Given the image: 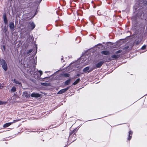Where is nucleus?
I'll list each match as a JSON object with an SVG mask.
<instances>
[{
	"label": "nucleus",
	"mask_w": 147,
	"mask_h": 147,
	"mask_svg": "<svg viewBox=\"0 0 147 147\" xmlns=\"http://www.w3.org/2000/svg\"><path fill=\"white\" fill-rule=\"evenodd\" d=\"M22 20L20 21V27L21 30V32H24V34H26L27 37L26 38V44L25 43L22 46L21 50L23 52V54L24 56L23 62L24 67L28 68V15L24 14L21 19Z\"/></svg>",
	"instance_id": "1"
},
{
	"label": "nucleus",
	"mask_w": 147,
	"mask_h": 147,
	"mask_svg": "<svg viewBox=\"0 0 147 147\" xmlns=\"http://www.w3.org/2000/svg\"><path fill=\"white\" fill-rule=\"evenodd\" d=\"M36 53V51L34 53L32 59H30L31 64H28V73L32 77L34 78L35 79H38L42 75V72L41 71H38L37 69L35 68L36 63V56L35 59L34 57Z\"/></svg>",
	"instance_id": "2"
},
{
	"label": "nucleus",
	"mask_w": 147,
	"mask_h": 147,
	"mask_svg": "<svg viewBox=\"0 0 147 147\" xmlns=\"http://www.w3.org/2000/svg\"><path fill=\"white\" fill-rule=\"evenodd\" d=\"M42 0H28V20L33 17L38 12V7Z\"/></svg>",
	"instance_id": "3"
},
{
	"label": "nucleus",
	"mask_w": 147,
	"mask_h": 147,
	"mask_svg": "<svg viewBox=\"0 0 147 147\" xmlns=\"http://www.w3.org/2000/svg\"><path fill=\"white\" fill-rule=\"evenodd\" d=\"M7 26L10 29V32L12 35H14L16 38H24V33H22L21 31H18L17 32H15L14 30L16 29V26L14 24V21H12L8 23Z\"/></svg>",
	"instance_id": "4"
},
{
	"label": "nucleus",
	"mask_w": 147,
	"mask_h": 147,
	"mask_svg": "<svg viewBox=\"0 0 147 147\" xmlns=\"http://www.w3.org/2000/svg\"><path fill=\"white\" fill-rule=\"evenodd\" d=\"M12 46H9L7 44H6L5 40L1 41V48L2 51L5 54L10 55L12 53Z\"/></svg>",
	"instance_id": "5"
},
{
	"label": "nucleus",
	"mask_w": 147,
	"mask_h": 147,
	"mask_svg": "<svg viewBox=\"0 0 147 147\" xmlns=\"http://www.w3.org/2000/svg\"><path fill=\"white\" fill-rule=\"evenodd\" d=\"M37 45L36 44H34L33 45V48L32 49H30L28 51V54H29L30 53H31L32 52V55H28V56H30L29 57L28 59V64H29L30 63L31 64V61H30V59L32 58V56L34 54V53L36 52H37Z\"/></svg>",
	"instance_id": "6"
},
{
	"label": "nucleus",
	"mask_w": 147,
	"mask_h": 147,
	"mask_svg": "<svg viewBox=\"0 0 147 147\" xmlns=\"http://www.w3.org/2000/svg\"><path fill=\"white\" fill-rule=\"evenodd\" d=\"M144 9L142 8H140L136 11L135 15L136 19H140L142 20L144 18L143 13Z\"/></svg>",
	"instance_id": "7"
},
{
	"label": "nucleus",
	"mask_w": 147,
	"mask_h": 147,
	"mask_svg": "<svg viewBox=\"0 0 147 147\" xmlns=\"http://www.w3.org/2000/svg\"><path fill=\"white\" fill-rule=\"evenodd\" d=\"M0 65L3 69L5 71H7L8 69V64L6 60L3 58H0Z\"/></svg>",
	"instance_id": "8"
},
{
	"label": "nucleus",
	"mask_w": 147,
	"mask_h": 147,
	"mask_svg": "<svg viewBox=\"0 0 147 147\" xmlns=\"http://www.w3.org/2000/svg\"><path fill=\"white\" fill-rule=\"evenodd\" d=\"M33 18L29 19L28 20V32H29V31H30L33 30L35 27L36 25L33 21H29V20Z\"/></svg>",
	"instance_id": "9"
},
{
	"label": "nucleus",
	"mask_w": 147,
	"mask_h": 147,
	"mask_svg": "<svg viewBox=\"0 0 147 147\" xmlns=\"http://www.w3.org/2000/svg\"><path fill=\"white\" fill-rule=\"evenodd\" d=\"M5 36L6 39L5 42L6 44L9 42L10 46H12V47L13 46L14 47L15 45L14 43H13V40H11L9 38V35H5Z\"/></svg>",
	"instance_id": "10"
},
{
	"label": "nucleus",
	"mask_w": 147,
	"mask_h": 147,
	"mask_svg": "<svg viewBox=\"0 0 147 147\" xmlns=\"http://www.w3.org/2000/svg\"><path fill=\"white\" fill-rule=\"evenodd\" d=\"M8 14H9L10 13L8 11L7 13H6L5 11L3 13L2 18L3 20L4 24H5L6 23H8V19L7 16Z\"/></svg>",
	"instance_id": "11"
},
{
	"label": "nucleus",
	"mask_w": 147,
	"mask_h": 147,
	"mask_svg": "<svg viewBox=\"0 0 147 147\" xmlns=\"http://www.w3.org/2000/svg\"><path fill=\"white\" fill-rule=\"evenodd\" d=\"M28 43H31V44H35V41L34 40V38L33 35L28 32Z\"/></svg>",
	"instance_id": "12"
},
{
	"label": "nucleus",
	"mask_w": 147,
	"mask_h": 147,
	"mask_svg": "<svg viewBox=\"0 0 147 147\" xmlns=\"http://www.w3.org/2000/svg\"><path fill=\"white\" fill-rule=\"evenodd\" d=\"M143 39V36L141 35H139L137 36V38L135 40L134 43L136 45H138L141 42Z\"/></svg>",
	"instance_id": "13"
},
{
	"label": "nucleus",
	"mask_w": 147,
	"mask_h": 147,
	"mask_svg": "<svg viewBox=\"0 0 147 147\" xmlns=\"http://www.w3.org/2000/svg\"><path fill=\"white\" fill-rule=\"evenodd\" d=\"M145 28V26L144 24H140L139 28V30L140 31H138V32H135V33L136 34H138L139 33H141L142 32H143Z\"/></svg>",
	"instance_id": "14"
},
{
	"label": "nucleus",
	"mask_w": 147,
	"mask_h": 147,
	"mask_svg": "<svg viewBox=\"0 0 147 147\" xmlns=\"http://www.w3.org/2000/svg\"><path fill=\"white\" fill-rule=\"evenodd\" d=\"M104 61H101L96 63L94 67V69H97L101 67L103 64L104 63Z\"/></svg>",
	"instance_id": "15"
},
{
	"label": "nucleus",
	"mask_w": 147,
	"mask_h": 147,
	"mask_svg": "<svg viewBox=\"0 0 147 147\" xmlns=\"http://www.w3.org/2000/svg\"><path fill=\"white\" fill-rule=\"evenodd\" d=\"M13 99V102L14 103H15V100L18 98H20V97L19 96V94H17V92H14L13 95L12 96Z\"/></svg>",
	"instance_id": "16"
},
{
	"label": "nucleus",
	"mask_w": 147,
	"mask_h": 147,
	"mask_svg": "<svg viewBox=\"0 0 147 147\" xmlns=\"http://www.w3.org/2000/svg\"><path fill=\"white\" fill-rule=\"evenodd\" d=\"M70 86H68L67 88L64 89H62L60 90L58 92L57 94H62L63 93H65V92H66L67 90H68L70 88Z\"/></svg>",
	"instance_id": "17"
},
{
	"label": "nucleus",
	"mask_w": 147,
	"mask_h": 147,
	"mask_svg": "<svg viewBox=\"0 0 147 147\" xmlns=\"http://www.w3.org/2000/svg\"><path fill=\"white\" fill-rule=\"evenodd\" d=\"M20 8L18 6H16L14 7V10L13 11L12 10V13L13 14H15L16 13L20 11Z\"/></svg>",
	"instance_id": "18"
},
{
	"label": "nucleus",
	"mask_w": 147,
	"mask_h": 147,
	"mask_svg": "<svg viewBox=\"0 0 147 147\" xmlns=\"http://www.w3.org/2000/svg\"><path fill=\"white\" fill-rule=\"evenodd\" d=\"M40 96V94L38 93H33L31 94V96L33 97L38 98Z\"/></svg>",
	"instance_id": "19"
},
{
	"label": "nucleus",
	"mask_w": 147,
	"mask_h": 147,
	"mask_svg": "<svg viewBox=\"0 0 147 147\" xmlns=\"http://www.w3.org/2000/svg\"><path fill=\"white\" fill-rule=\"evenodd\" d=\"M140 5L142 7L146 6L147 5V1L146 0H144L141 1V3L140 4Z\"/></svg>",
	"instance_id": "20"
},
{
	"label": "nucleus",
	"mask_w": 147,
	"mask_h": 147,
	"mask_svg": "<svg viewBox=\"0 0 147 147\" xmlns=\"http://www.w3.org/2000/svg\"><path fill=\"white\" fill-rule=\"evenodd\" d=\"M101 53L103 55H109L110 54L108 50H104L101 52Z\"/></svg>",
	"instance_id": "21"
},
{
	"label": "nucleus",
	"mask_w": 147,
	"mask_h": 147,
	"mask_svg": "<svg viewBox=\"0 0 147 147\" xmlns=\"http://www.w3.org/2000/svg\"><path fill=\"white\" fill-rule=\"evenodd\" d=\"M133 132L131 131L130 130L128 132V137L127 138L128 140H130L132 136V135Z\"/></svg>",
	"instance_id": "22"
},
{
	"label": "nucleus",
	"mask_w": 147,
	"mask_h": 147,
	"mask_svg": "<svg viewBox=\"0 0 147 147\" xmlns=\"http://www.w3.org/2000/svg\"><path fill=\"white\" fill-rule=\"evenodd\" d=\"M1 31L4 34L5 36L9 34V32L8 29H1Z\"/></svg>",
	"instance_id": "23"
},
{
	"label": "nucleus",
	"mask_w": 147,
	"mask_h": 147,
	"mask_svg": "<svg viewBox=\"0 0 147 147\" xmlns=\"http://www.w3.org/2000/svg\"><path fill=\"white\" fill-rule=\"evenodd\" d=\"M105 57V61H104L105 62H109L111 60H113V59H111L110 57L106 56Z\"/></svg>",
	"instance_id": "24"
},
{
	"label": "nucleus",
	"mask_w": 147,
	"mask_h": 147,
	"mask_svg": "<svg viewBox=\"0 0 147 147\" xmlns=\"http://www.w3.org/2000/svg\"><path fill=\"white\" fill-rule=\"evenodd\" d=\"M119 57V55H114L111 56V57L113 60L115 59H117Z\"/></svg>",
	"instance_id": "25"
},
{
	"label": "nucleus",
	"mask_w": 147,
	"mask_h": 147,
	"mask_svg": "<svg viewBox=\"0 0 147 147\" xmlns=\"http://www.w3.org/2000/svg\"><path fill=\"white\" fill-rule=\"evenodd\" d=\"M8 23H6L5 24H4L5 26L3 27V25H2L1 26V29H8L7 26Z\"/></svg>",
	"instance_id": "26"
},
{
	"label": "nucleus",
	"mask_w": 147,
	"mask_h": 147,
	"mask_svg": "<svg viewBox=\"0 0 147 147\" xmlns=\"http://www.w3.org/2000/svg\"><path fill=\"white\" fill-rule=\"evenodd\" d=\"M144 13H143L144 18H145V19H147V9L144 10Z\"/></svg>",
	"instance_id": "27"
},
{
	"label": "nucleus",
	"mask_w": 147,
	"mask_h": 147,
	"mask_svg": "<svg viewBox=\"0 0 147 147\" xmlns=\"http://www.w3.org/2000/svg\"><path fill=\"white\" fill-rule=\"evenodd\" d=\"M81 81V80L80 78H78L74 82L73 84L72 85H76L77 84H78L79 82H80Z\"/></svg>",
	"instance_id": "28"
},
{
	"label": "nucleus",
	"mask_w": 147,
	"mask_h": 147,
	"mask_svg": "<svg viewBox=\"0 0 147 147\" xmlns=\"http://www.w3.org/2000/svg\"><path fill=\"white\" fill-rule=\"evenodd\" d=\"M90 67L89 66H87L84 68L83 70V71L84 73L88 72L89 69Z\"/></svg>",
	"instance_id": "29"
},
{
	"label": "nucleus",
	"mask_w": 147,
	"mask_h": 147,
	"mask_svg": "<svg viewBox=\"0 0 147 147\" xmlns=\"http://www.w3.org/2000/svg\"><path fill=\"white\" fill-rule=\"evenodd\" d=\"M71 82V80L70 79H69L66 80L64 84L65 85H68Z\"/></svg>",
	"instance_id": "30"
},
{
	"label": "nucleus",
	"mask_w": 147,
	"mask_h": 147,
	"mask_svg": "<svg viewBox=\"0 0 147 147\" xmlns=\"http://www.w3.org/2000/svg\"><path fill=\"white\" fill-rule=\"evenodd\" d=\"M16 91V89L15 87L13 86L10 90V92L11 93L15 92Z\"/></svg>",
	"instance_id": "31"
},
{
	"label": "nucleus",
	"mask_w": 147,
	"mask_h": 147,
	"mask_svg": "<svg viewBox=\"0 0 147 147\" xmlns=\"http://www.w3.org/2000/svg\"><path fill=\"white\" fill-rule=\"evenodd\" d=\"M8 103V100H7V101H3L2 100H0V105H6Z\"/></svg>",
	"instance_id": "32"
},
{
	"label": "nucleus",
	"mask_w": 147,
	"mask_h": 147,
	"mask_svg": "<svg viewBox=\"0 0 147 147\" xmlns=\"http://www.w3.org/2000/svg\"><path fill=\"white\" fill-rule=\"evenodd\" d=\"M13 83H15L16 84H21V82H20L18 80H17L15 78L13 79Z\"/></svg>",
	"instance_id": "33"
},
{
	"label": "nucleus",
	"mask_w": 147,
	"mask_h": 147,
	"mask_svg": "<svg viewBox=\"0 0 147 147\" xmlns=\"http://www.w3.org/2000/svg\"><path fill=\"white\" fill-rule=\"evenodd\" d=\"M23 94L22 95L23 97L25 96L26 98H28V91L23 92Z\"/></svg>",
	"instance_id": "34"
},
{
	"label": "nucleus",
	"mask_w": 147,
	"mask_h": 147,
	"mask_svg": "<svg viewBox=\"0 0 147 147\" xmlns=\"http://www.w3.org/2000/svg\"><path fill=\"white\" fill-rule=\"evenodd\" d=\"M59 125H55L53 124H51L50 125V126H49V127H48V129H49L50 128H55V127H57V126H58Z\"/></svg>",
	"instance_id": "35"
},
{
	"label": "nucleus",
	"mask_w": 147,
	"mask_h": 147,
	"mask_svg": "<svg viewBox=\"0 0 147 147\" xmlns=\"http://www.w3.org/2000/svg\"><path fill=\"white\" fill-rule=\"evenodd\" d=\"M62 76H63L64 77H69L70 76V74L68 73H64L61 74Z\"/></svg>",
	"instance_id": "36"
},
{
	"label": "nucleus",
	"mask_w": 147,
	"mask_h": 147,
	"mask_svg": "<svg viewBox=\"0 0 147 147\" xmlns=\"http://www.w3.org/2000/svg\"><path fill=\"white\" fill-rule=\"evenodd\" d=\"M40 84L42 85L45 86H49L50 85L49 83L46 82H41Z\"/></svg>",
	"instance_id": "37"
},
{
	"label": "nucleus",
	"mask_w": 147,
	"mask_h": 147,
	"mask_svg": "<svg viewBox=\"0 0 147 147\" xmlns=\"http://www.w3.org/2000/svg\"><path fill=\"white\" fill-rule=\"evenodd\" d=\"M18 1L20 4L23 3L25 2H27L28 0H18Z\"/></svg>",
	"instance_id": "38"
},
{
	"label": "nucleus",
	"mask_w": 147,
	"mask_h": 147,
	"mask_svg": "<svg viewBox=\"0 0 147 147\" xmlns=\"http://www.w3.org/2000/svg\"><path fill=\"white\" fill-rule=\"evenodd\" d=\"M10 125H9L8 123H5L4 124V125L3 126V128H5L7 127H8Z\"/></svg>",
	"instance_id": "39"
},
{
	"label": "nucleus",
	"mask_w": 147,
	"mask_h": 147,
	"mask_svg": "<svg viewBox=\"0 0 147 147\" xmlns=\"http://www.w3.org/2000/svg\"><path fill=\"white\" fill-rule=\"evenodd\" d=\"M78 129H77V128H76L75 129H74L72 131H73V132L74 133V134H73V136H74V135H76L75 133L77 132Z\"/></svg>",
	"instance_id": "40"
},
{
	"label": "nucleus",
	"mask_w": 147,
	"mask_h": 147,
	"mask_svg": "<svg viewBox=\"0 0 147 147\" xmlns=\"http://www.w3.org/2000/svg\"><path fill=\"white\" fill-rule=\"evenodd\" d=\"M16 17L17 18H20L21 15L20 12H17L16 13Z\"/></svg>",
	"instance_id": "41"
},
{
	"label": "nucleus",
	"mask_w": 147,
	"mask_h": 147,
	"mask_svg": "<svg viewBox=\"0 0 147 147\" xmlns=\"http://www.w3.org/2000/svg\"><path fill=\"white\" fill-rule=\"evenodd\" d=\"M146 45H144L141 48V49L142 50H145L146 49Z\"/></svg>",
	"instance_id": "42"
},
{
	"label": "nucleus",
	"mask_w": 147,
	"mask_h": 147,
	"mask_svg": "<svg viewBox=\"0 0 147 147\" xmlns=\"http://www.w3.org/2000/svg\"><path fill=\"white\" fill-rule=\"evenodd\" d=\"M30 80L32 82H33V83H36V80L34 79H32L30 78Z\"/></svg>",
	"instance_id": "43"
},
{
	"label": "nucleus",
	"mask_w": 147,
	"mask_h": 147,
	"mask_svg": "<svg viewBox=\"0 0 147 147\" xmlns=\"http://www.w3.org/2000/svg\"><path fill=\"white\" fill-rule=\"evenodd\" d=\"M50 77V76L46 77H44V78L42 79V80H41V81H44L45 80V79L46 78H49Z\"/></svg>",
	"instance_id": "44"
},
{
	"label": "nucleus",
	"mask_w": 147,
	"mask_h": 147,
	"mask_svg": "<svg viewBox=\"0 0 147 147\" xmlns=\"http://www.w3.org/2000/svg\"><path fill=\"white\" fill-rule=\"evenodd\" d=\"M122 52V50H119L118 51L116 52L115 53L116 54H118L120 53H121Z\"/></svg>",
	"instance_id": "45"
},
{
	"label": "nucleus",
	"mask_w": 147,
	"mask_h": 147,
	"mask_svg": "<svg viewBox=\"0 0 147 147\" xmlns=\"http://www.w3.org/2000/svg\"><path fill=\"white\" fill-rule=\"evenodd\" d=\"M21 93H22L21 90L20 89L19 90V93H17V94H19V96H20V95H21Z\"/></svg>",
	"instance_id": "46"
},
{
	"label": "nucleus",
	"mask_w": 147,
	"mask_h": 147,
	"mask_svg": "<svg viewBox=\"0 0 147 147\" xmlns=\"http://www.w3.org/2000/svg\"><path fill=\"white\" fill-rule=\"evenodd\" d=\"M80 76V74H77L75 76V77L76 78H77L78 77H79Z\"/></svg>",
	"instance_id": "47"
},
{
	"label": "nucleus",
	"mask_w": 147,
	"mask_h": 147,
	"mask_svg": "<svg viewBox=\"0 0 147 147\" xmlns=\"http://www.w3.org/2000/svg\"><path fill=\"white\" fill-rule=\"evenodd\" d=\"M93 69H92V68H91L90 69H89L88 71V73H89L91 72L93 70Z\"/></svg>",
	"instance_id": "48"
},
{
	"label": "nucleus",
	"mask_w": 147,
	"mask_h": 147,
	"mask_svg": "<svg viewBox=\"0 0 147 147\" xmlns=\"http://www.w3.org/2000/svg\"><path fill=\"white\" fill-rule=\"evenodd\" d=\"M18 121V119H16V120H13V121L12 122H13V123H15L16 122H17Z\"/></svg>",
	"instance_id": "49"
},
{
	"label": "nucleus",
	"mask_w": 147,
	"mask_h": 147,
	"mask_svg": "<svg viewBox=\"0 0 147 147\" xmlns=\"http://www.w3.org/2000/svg\"><path fill=\"white\" fill-rule=\"evenodd\" d=\"M24 75L25 77L26 78H28V75H27L26 74H25V73H24Z\"/></svg>",
	"instance_id": "50"
},
{
	"label": "nucleus",
	"mask_w": 147,
	"mask_h": 147,
	"mask_svg": "<svg viewBox=\"0 0 147 147\" xmlns=\"http://www.w3.org/2000/svg\"><path fill=\"white\" fill-rule=\"evenodd\" d=\"M74 133L73 131H72L69 132V136L73 134Z\"/></svg>",
	"instance_id": "51"
},
{
	"label": "nucleus",
	"mask_w": 147,
	"mask_h": 147,
	"mask_svg": "<svg viewBox=\"0 0 147 147\" xmlns=\"http://www.w3.org/2000/svg\"><path fill=\"white\" fill-rule=\"evenodd\" d=\"M13 98H12V97H11L9 98L7 100L8 101V100H12V101H13Z\"/></svg>",
	"instance_id": "52"
},
{
	"label": "nucleus",
	"mask_w": 147,
	"mask_h": 147,
	"mask_svg": "<svg viewBox=\"0 0 147 147\" xmlns=\"http://www.w3.org/2000/svg\"><path fill=\"white\" fill-rule=\"evenodd\" d=\"M8 123L9 124V125H12V124H13V123L12 122H8Z\"/></svg>",
	"instance_id": "53"
},
{
	"label": "nucleus",
	"mask_w": 147,
	"mask_h": 147,
	"mask_svg": "<svg viewBox=\"0 0 147 147\" xmlns=\"http://www.w3.org/2000/svg\"><path fill=\"white\" fill-rule=\"evenodd\" d=\"M8 123L9 124V125H12V124H13V123L12 122H8Z\"/></svg>",
	"instance_id": "54"
},
{
	"label": "nucleus",
	"mask_w": 147,
	"mask_h": 147,
	"mask_svg": "<svg viewBox=\"0 0 147 147\" xmlns=\"http://www.w3.org/2000/svg\"><path fill=\"white\" fill-rule=\"evenodd\" d=\"M0 87H1V89L3 88V86H2L1 83H0Z\"/></svg>",
	"instance_id": "55"
},
{
	"label": "nucleus",
	"mask_w": 147,
	"mask_h": 147,
	"mask_svg": "<svg viewBox=\"0 0 147 147\" xmlns=\"http://www.w3.org/2000/svg\"><path fill=\"white\" fill-rule=\"evenodd\" d=\"M9 1L10 3H11V2H12L13 0H9Z\"/></svg>",
	"instance_id": "56"
},
{
	"label": "nucleus",
	"mask_w": 147,
	"mask_h": 147,
	"mask_svg": "<svg viewBox=\"0 0 147 147\" xmlns=\"http://www.w3.org/2000/svg\"><path fill=\"white\" fill-rule=\"evenodd\" d=\"M102 45V44H100V43H99V44H97V46H98V45Z\"/></svg>",
	"instance_id": "57"
},
{
	"label": "nucleus",
	"mask_w": 147,
	"mask_h": 147,
	"mask_svg": "<svg viewBox=\"0 0 147 147\" xmlns=\"http://www.w3.org/2000/svg\"><path fill=\"white\" fill-rule=\"evenodd\" d=\"M128 47H128V46H127V47H125V49H127L128 48Z\"/></svg>",
	"instance_id": "58"
},
{
	"label": "nucleus",
	"mask_w": 147,
	"mask_h": 147,
	"mask_svg": "<svg viewBox=\"0 0 147 147\" xmlns=\"http://www.w3.org/2000/svg\"><path fill=\"white\" fill-rule=\"evenodd\" d=\"M32 114H30V113H28V115H30Z\"/></svg>",
	"instance_id": "59"
},
{
	"label": "nucleus",
	"mask_w": 147,
	"mask_h": 147,
	"mask_svg": "<svg viewBox=\"0 0 147 147\" xmlns=\"http://www.w3.org/2000/svg\"><path fill=\"white\" fill-rule=\"evenodd\" d=\"M31 118V117H28V119H30Z\"/></svg>",
	"instance_id": "60"
},
{
	"label": "nucleus",
	"mask_w": 147,
	"mask_h": 147,
	"mask_svg": "<svg viewBox=\"0 0 147 147\" xmlns=\"http://www.w3.org/2000/svg\"><path fill=\"white\" fill-rule=\"evenodd\" d=\"M61 61H62L63 60V58H61Z\"/></svg>",
	"instance_id": "61"
},
{
	"label": "nucleus",
	"mask_w": 147,
	"mask_h": 147,
	"mask_svg": "<svg viewBox=\"0 0 147 147\" xmlns=\"http://www.w3.org/2000/svg\"><path fill=\"white\" fill-rule=\"evenodd\" d=\"M26 72H28V69H26Z\"/></svg>",
	"instance_id": "62"
},
{
	"label": "nucleus",
	"mask_w": 147,
	"mask_h": 147,
	"mask_svg": "<svg viewBox=\"0 0 147 147\" xmlns=\"http://www.w3.org/2000/svg\"><path fill=\"white\" fill-rule=\"evenodd\" d=\"M98 12H97V14H98V15H99L98 14Z\"/></svg>",
	"instance_id": "63"
},
{
	"label": "nucleus",
	"mask_w": 147,
	"mask_h": 147,
	"mask_svg": "<svg viewBox=\"0 0 147 147\" xmlns=\"http://www.w3.org/2000/svg\"><path fill=\"white\" fill-rule=\"evenodd\" d=\"M48 72V71H45V73H46Z\"/></svg>",
	"instance_id": "64"
}]
</instances>
